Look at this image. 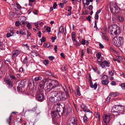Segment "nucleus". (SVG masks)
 I'll return each instance as SVG.
<instances>
[{"label": "nucleus", "mask_w": 125, "mask_h": 125, "mask_svg": "<svg viewBox=\"0 0 125 125\" xmlns=\"http://www.w3.org/2000/svg\"><path fill=\"white\" fill-rule=\"evenodd\" d=\"M113 41V44L117 47H119L123 44L124 39L122 37L117 36L114 38Z\"/></svg>", "instance_id": "nucleus-3"}, {"label": "nucleus", "mask_w": 125, "mask_h": 125, "mask_svg": "<svg viewBox=\"0 0 125 125\" xmlns=\"http://www.w3.org/2000/svg\"><path fill=\"white\" fill-rule=\"evenodd\" d=\"M31 24L29 23H27V27L28 29H30L31 28Z\"/></svg>", "instance_id": "nucleus-55"}, {"label": "nucleus", "mask_w": 125, "mask_h": 125, "mask_svg": "<svg viewBox=\"0 0 125 125\" xmlns=\"http://www.w3.org/2000/svg\"><path fill=\"white\" fill-rule=\"evenodd\" d=\"M46 73L50 76L52 75V73L51 71H46Z\"/></svg>", "instance_id": "nucleus-44"}, {"label": "nucleus", "mask_w": 125, "mask_h": 125, "mask_svg": "<svg viewBox=\"0 0 125 125\" xmlns=\"http://www.w3.org/2000/svg\"><path fill=\"white\" fill-rule=\"evenodd\" d=\"M42 79V78L41 76H37L35 77L34 79H32L33 80V85L35 87L38 85H39L38 87L39 86L40 83L42 81L40 80Z\"/></svg>", "instance_id": "nucleus-6"}, {"label": "nucleus", "mask_w": 125, "mask_h": 125, "mask_svg": "<svg viewBox=\"0 0 125 125\" xmlns=\"http://www.w3.org/2000/svg\"><path fill=\"white\" fill-rule=\"evenodd\" d=\"M96 56L97 57V58H101V52H99L97 53L96 54Z\"/></svg>", "instance_id": "nucleus-40"}, {"label": "nucleus", "mask_w": 125, "mask_h": 125, "mask_svg": "<svg viewBox=\"0 0 125 125\" xmlns=\"http://www.w3.org/2000/svg\"><path fill=\"white\" fill-rule=\"evenodd\" d=\"M63 91L65 92V93L66 95L67 98V97H69V93L67 89V88H66L63 89Z\"/></svg>", "instance_id": "nucleus-27"}, {"label": "nucleus", "mask_w": 125, "mask_h": 125, "mask_svg": "<svg viewBox=\"0 0 125 125\" xmlns=\"http://www.w3.org/2000/svg\"><path fill=\"white\" fill-rule=\"evenodd\" d=\"M33 80H32L31 81L30 80L28 83L29 86H31L32 84H33Z\"/></svg>", "instance_id": "nucleus-47"}, {"label": "nucleus", "mask_w": 125, "mask_h": 125, "mask_svg": "<svg viewBox=\"0 0 125 125\" xmlns=\"http://www.w3.org/2000/svg\"><path fill=\"white\" fill-rule=\"evenodd\" d=\"M57 38V37L56 36H55L54 37H52L51 38V39L52 40V42H54L55 40Z\"/></svg>", "instance_id": "nucleus-56"}, {"label": "nucleus", "mask_w": 125, "mask_h": 125, "mask_svg": "<svg viewBox=\"0 0 125 125\" xmlns=\"http://www.w3.org/2000/svg\"><path fill=\"white\" fill-rule=\"evenodd\" d=\"M3 45L2 42L0 41V48L2 49L3 48Z\"/></svg>", "instance_id": "nucleus-58"}, {"label": "nucleus", "mask_w": 125, "mask_h": 125, "mask_svg": "<svg viewBox=\"0 0 125 125\" xmlns=\"http://www.w3.org/2000/svg\"><path fill=\"white\" fill-rule=\"evenodd\" d=\"M79 41L81 42V44L83 45H84L85 44L86 40L84 38L79 40Z\"/></svg>", "instance_id": "nucleus-24"}, {"label": "nucleus", "mask_w": 125, "mask_h": 125, "mask_svg": "<svg viewBox=\"0 0 125 125\" xmlns=\"http://www.w3.org/2000/svg\"><path fill=\"white\" fill-rule=\"evenodd\" d=\"M20 24L21 25V26L23 27L25 24L26 23V22L24 21H22L21 22H20Z\"/></svg>", "instance_id": "nucleus-45"}, {"label": "nucleus", "mask_w": 125, "mask_h": 125, "mask_svg": "<svg viewBox=\"0 0 125 125\" xmlns=\"http://www.w3.org/2000/svg\"><path fill=\"white\" fill-rule=\"evenodd\" d=\"M98 14H97L95 13V15L94 16V18L97 20L98 19Z\"/></svg>", "instance_id": "nucleus-63"}, {"label": "nucleus", "mask_w": 125, "mask_h": 125, "mask_svg": "<svg viewBox=\"0 0 125 125\" xmlns=\"http://www.w3.org/2000/svg\"><path fill=\"white\" fill-rule=\"evenodd\" d=\"M95 116L96 117H98L99 118H100V114L99 113H96L95 114Z\"/></svg>", "instance_id": "nucleus-52"}, {"label": "nucleus", "mask_w": 125, "mask_h": 125, "mask_svg": "<svg viewBox=\"0 0 125 125\" xmlns=\"http://www.w3.org/2000/svg\"><path fill=\"white\" fill-rule=\"evenodd\" d=\"M4 81L6 83L9 88L11 87L13 84V80L10 79L6 78L4 79Z\"/></svg>", "instance_id": "nucleus-10"}, {"label": "nucleus", "mask_w": 125, "mask_h": 125, "mask_svg": "<svg viewBox=\"0 0 125 125\" xmlns=\"http://www.w3.org/2000/svg\"><path fill=\"white\" fill-rule=\"evenodd\" d=\"M41 41L42 42H45L46 40V38L44 37H43L42 38L40 39Z\"/></svg>", "instance_id": "nucleus-48"}, {"label": "nucleus", "mask_w": 125, "mask_h": 125, "mask_svg": "<svg viewBox=\"0 0 125 125\" xmlns=\"http://www.w3.org/2000/svg\"><path fill=\"white\" fill-rule=\"evenodd\" d=\"M80 106L84 112H85L86 111V110L88 109L87 107L84 104H82Z\"/></svg>", "instance_id": "nucleus-20"}, {"label": "nucleus", "mask_w": 125, "mask_h": 125, "mask_svg": "<svg viewBox=\"0 0 125 125\" xmlns=\"http://www.w3.org/2000/svg\"><path fill=\"white\" fill-rule=\"evenodd\" d=\"M61 86L62 87L63 89L66 88V86L64 84H61Z\"/></svg>", "instance_id": "nucleus-61"}, {"label": "nucleus", "mask_w": 125, "mask_h": 125, "mask_svg": "<svg viewBox=\"0 0 125 125\" xmlns=\"http://www.w3.org/2000/svg\"><path fill=\"white\" fill-rule=\"evenodd\" d=\"M121 29L116 24L111 25L108 29V32L111 35H117L120 33Z\"/></svg>", "instance_id": "nucleus-2"}, {"label": "nucleus", "mask_w": 125, "mask_h": 125, "mask_svg": "<svg viewBox=\"0 0 125 125\" xmlns=\"http://www.w3.org/2000/svg\"><path fill=\"white\" fill-rule=\"evenodd\" d=\"M58 92L56 91L52 92H51L50 94L52 96L56 97Z\"/></svg>", "instance_id": "nucleus-21"}, {"label": "nucleus", "mask_w": 125, "mask_h": 125, "mask_svg": "<svg viewBox=\"0 0 125 125\" xmlns=\"http://www.w3.org/2000/svg\"><path fill=\"white\" fill-rule=\"evenodd\" d=\"M109 82V80H103L101 81V83L103 85H105L108 84Z\"/></svg>", "instance_id": "nucleus-23"}, {"label": "nucleus", "mask_w": 125, "mask_h": 125, "mask_svg": "<svg viewBox=\"0 0 125 125\" xmlns=\"http://www.w3.org/2000/svg\"><path fill=\"white\" fill-rule=\"evenodd\" d=\"M110 114H105L103 117V120L107 125H108L110 120Z\"/></svg>", "instance_id": "nucleus-9"}, {"label": "nucleus", "mask_w": 125, "mask_h": 125, "mask_svg": "<svg viewBox=\"0 0 125 125\" xmlns=\"http://www.w3.org/2000/svg\"><path fill=\"white\" fill-rule=\"evenodd\" d=\"M118 58V60H117L116 61H117L118 63H120V61L119 60H121V59H123L120 56H117Z\"/></svg>", "instance_id": "nucleus-50"}, {"label": "nucleus", "mask_w": 125, "mask_h": 125, "mask_svg": "<svg viewBox=\"0 0 125 125\" xmlns=\"http://www.w3.org/2000/svg\"><path fill=\"white\" fill-rule=\"evenodd\" d=\"M91 17L90 16H88L86 18V19L89 21H91Z\"/></svg>", "instance_id": "nucleus-54"}, {"label": "nucleus", "mask_w": 125, "mask_h": 125, "mask_svg": "<svg viewBox=\"0 0 125 125\" xmlns=\"http://www.w3.org/2000/svg\"><path fill=\"white\" fill-rule=\"evenodd\" d=\"M76 90L77 92V94L79 96H80L81 95V94L80 93V90L79 89V87H78L77 89Z\"/></svg>", "instance_id": "nucleus-43"}, {"label": "nucleus", "mask_w": 125, "mask_h": 125, "mask_svg": "<svg viewBox=\"0 0 125 125\" xmlns=\"http://www.w3.org/2000/svg\"><path fill=\"white\" fill-rule=\"evenodd\" d=\"M22 63L23 64H26L28 63L27 57H26L23 59Z\"/></svg>", "instance_id": "nucleus-28"}, {"label": "nucleus", "mask_w": 125, "mask_h": 125, "mask_svg": "<svg viewBox=\"0 0 125 125\" xmlns=\"http://www.w3.org/2000/svg\"><path fill=\"white\" fill-rule=\"evenodd\" d=\"M97 21H94L95 25L94 26V28H95L96 29V30H97L98 29V28L97 26Z\"/></svg>", "instance_id": "nucleus-51"}, {"label": "nucleus", "mask_w": 125, "mask_h": 125, "mask_svg": "<svg viewBox=\"0 0 125 125\" xmlns=\"http://www.w3.org/2000/svg\"><path fill=\"white\" fill-rule=\"evenodd\" d=\"M123 107L118 105H115L114 106L111 110V112L112 113H122Z\"/></svg>", "instance_id": "nucleus-5"}, {"label": "nucleus", "mask_w": 125, "mask_h": 125, "mask_svg": "<svg viewBox=\"0 0 125 125\" xmlns=\"http://www.w3.org/2000/svg\"><path fill=\"white\" fill-rule=\"evenodd\" d=\"M13 119L12 118H10L9 117L7 120V121L8 123L9 124V125H10V122L11 121L13 120Z\"/></svg>", "instance_id": "nucleus-38"}, {"label": "nucleus", "mask_w": 125, "mask_h": 125, "mask_svg": "<svg viewBox=\"0 0 125 125\" xmlns=\"http://www.w3.org/2000/svg\"><path fill=\"white\" fill-rule=\"evenodd\" d=\"M49 100L50 102L52 103H55L58 102L56 97H55L52 96L49 97Z\"/></svg>", "instance_id": "nucleus-17"}, {"label": "nucleus", "mask_w": 125, "mask_h": 125, "mask_svg": "<svg viewBox=\"0 0 125 125\" xmlns=\"http://www.w3.org/2000/svg\"><path fill=\"white\" fill-rule=\"evenodd\" d=\"M86 113L85 114H84V115L83 116V122L84 123H86L87 122V117L86 115Z\"/></svg>", "instance_id": "nucleus-36"}, {"label": "nucleus", "mask_w": 125, "mask_h": 125, "mask_svg": "<svg viewBox=\"0 0 125 125\" xmlns=\"http://www.w3.org/2000/svg\"><path fill=\"white\" fill-rule=\"evenodd\" d=\"M90 86L92 88H94V90H95L97 87V84L96 83H95L94 85H93V83L92 81H90Z\"/></svg>", "instance_id": "nucleus-16"}, {"label": "nucleus", "mask_w": 125, "mask_h": 125, "mask_svg": "<svg viewBox=\"0 0 125 125\" xmlns=\"http://www.w3.org/2000/svg\"><path fill=\"white\" fill-rule=\"evenodd\" d=\"M98 64H100V66H102V68H105V63L104 62V61L103 62H102L101 63H99Z\"/></svg>", "instance_id": "nucleus-34"}, {"label": "nucleus", "mask_w": 125, "mask_h": 125, "mask_svg": "<svg viewBox=\"0 0 125 125\" xmlns=\"http://www.w3.org/2000/svg\"><path fill=\"white\" fill-rule=\"evenodd\" d=\"M9 76L11 79H12V80H16L17 79L16 78L14 75L10 73L9 74Z\"/></svg>", "instance_id": "nucleus-25"}, {"label": "nucleus", "mask_w": 125, "mask_h": 125, "mask_svg": "<svg viewBox=\"0 0 125 125\" xmlns=\"http://www.w3.org/2000/svg\"><path fill=\"white\" fill-rule=\"evenodd\" d=\"M102 35H103V39L105 40L108 41L109 40V39L108 38L107 36H105L104 35L103 33H102Z\"/></svg>", "instance_id": "nucleus-35"}, {"label": "nucleus", "mask_w": 125, "mask_h": 125, "mask_svg": "<svg viewBox=\"0 0 125 125\" xmlns=\"http://www.w3.org/2000/svg\"><path fill=\"white\" fill-rule=\"evenodd\" d=\"M22 46H23L24 48L27 50H28L29 49V47L28 46V44H23L22 45Z\"/></svg>", "instance_id": "nucleus-31"}, {"label": "nucleus", "mask_w": 125, "mask_h": 125, "mask_svg": "<svg viewBox=\"0 0 125 125\" xmlns=\"http://www.w3.org/2000/svg\"><path fill=\"white\" fill-rule=\"evenodd\" d=\"M117 18L118 19L119 21L121 22H123L124 20V19L123 16L121 15L117 16Z\"/></svg>", "instance_id": "nucleus-19"}, {"label": "nucleus", "mask_w": 125, "mask_h": 125, "mask_svg": "<svg viewBox=\"0 0 125 125\" xmlns=\"http://www.w3.org/2000/svg\"><path fill=\"white\" fill-rule=\"evenodd\" d=\"M99 45L100 48H104V46L101 43H99Z\"/></svg>", "instance_id": "nucleus-64"}, {"label": "nucleus", "mask_w": 125, "mask_h": 125, "mask_svg": "<svg viewBox=\"0 0 125 125\" xmlns=\"http://www.w3.org/2000/svg\"><path fill=\"white\" fill-rule=\"evenodd\" d=\"M46 83V90L48 91H50L55 88L61 86V83L57 80H49L47 79H44L40 83L39 86L38 88V90L42 92L44 90V87Z\"/></svg>", "instance_id": "nucleus-1"}, {"label": "nucleus", "mask_w": 125, "mask_h": 125, "mask_svg": "<svg viewBox=\"0 0 125 125\" xmlns=\"http://www.w3.org/2000/svg\"><path fill=\"white\" fill-rule=\"evenodd\" d=\"M119 93L118 92L111 93H110L109 96L107 98V99H108L109 100L112 97H113L119 95Z\"/></svg>", "instance_id": "nucleus-14"}, {"label": "nucleus", "mask_w": 125, "mask_h": 125, "mask_svg": "<svg viewBox=\"0 0 125 125\" xmlns=\"http://www.w3.org/2000/svg\"><path fill=\"white\" fill-rule=\"evenodd\" d=\"M109 7L111 12L112 13H117L120 11L119 8L115 4L110 5Z\"/></svg>", "instance_id": "nucleus-4"}, {"label": "nucleus", "mask_w": 125, "mask_h": 125, "mask_svg": "<svg viewBox=\"0 0 125 125\" xmlns=\"http://www.w3.org/2000/svg\"><path fill=\"white\" fill-rule=\"evenodd\" d=\"M20 23L19 22V21H17L15 23V25L16 26H19V25H20Z\"/></svg>", "instance_id": "nucleus-49"}, {"label": "nucleus", "mask_w": 125, "mask_h": 125, "mask_svg": "<svg viewBox=\"0 0 125 125\" xmlns=\"http://www.w3.org/2000/svg\"><path fill=\"white\" fill-rule=\"evenodd\" d=\"M23 29H21L20 30L19 33L20 34L22 35H26V33L24 31Z\"/></svg>", "instance_id": "nucleus-32"}, {"label": "nucleus", "mask_w": 125, "mask_h": 125, "mask_svg": "<svg viewBox=\"0 0 125 125\" xmlns=\"http://www.w3.org/2000/svg\"><path fill=\"white\" fill-rule=\"evenodd\" d=\"M48 44L47 43H44L43 44V46L44 47L46 48V47H48L50 46V45L48 46Z\"/></svg>", "instance_id": "nucleus-60"}, {"label": "nucleus", "mask_w": 125, "mask_h": 125, "mask_svg": "<svg viewBox=\"0 0 125 125\" xmlns=\"http://www.w3.org/2000/svg\"><path fill=\"white\" fill-rule=\"evenodd\" d=\"M21 52L20 51L17 50L13 51L12 52V59L14 60L15 58L17 57L20 54Z\"/></svg>", "instance_id": "nucleus-11"}, {"label": "nucleus", "mask_w": 125, "mask_h": 125, "mask_svg": "<svg viewBox=\"0 0 125 125\" xmlns=\"http://www.w3.org/2000/svg\"><path fill=\"white\" fill-rule=\"evenodd\" d=\"M104 62L105 63L106 66L108 67L110 66V65L109 63L106 60L104 61Z\"/></svg>", "instance_id": "nucleus-41"}, {"label": "nucleus", "mask_w": 125, "mask_h": 125, "mask_svg": "<svg viewBox=\"0 0 125 125\" xmlns=\"http://www.w3.org/2000/svg\"><path fill=\"white\" fill-rule=\"evenodd\" d=\"M4 72V67L2 66H1L0 67V77H1L2 76L3 73Z\"/></svg>", "instance_id": "nucleus-22"}, {"label": "nucleus", "mask_w": 125, "mask_h": 125, "mask_svg": "<svg viewBox=\"0 0 125 125\" xmlns=\"http://www.w3.org/2000/svg\"><path fill=\"white\" fill-rule=\"evenodd\" d=\"M27 36L28 37L27 39H30L31 38V34L28 30H27Z\"/></svg>", "instance_id": "nucleus-30"}, {"label": "nucleus", "mask_w": 125, "mask_h": 125, "mask_svg": "<svg viewBox=\"0 0 125 125\" xmlns=\"http://www.w3.org/2000/svg\"><path fill=\"white\" fill-rule=\"evenodd\" d=\"M65 96L64 94L62 92H59L56 97V99L58 102L59 101L61 100H65L67 98V97L64 96Z\"/></svg>", "instance_id": "nucleus-8"}, {"label": "nucleus", "mask_w": 125, "mask_h": 125, "mask_svg": "<svg viewBox=\"0 0 125 125\" xmlns=\"http://www.w3.org/2000/svg\"><path fill=\"white\" fill-rule=\"evenodd\" d=\"M75 35V34L74 32H73L71 34L72 38L73 41H76Z\"/></svg>", "instance_id": "nucleus-26"}, {"label": "nucleus", "mask_w": 125, "mask_h": 125, "mask_svg": "<svg viewBox=\"0 0 125 125\" xmlns=\"http://www.w3.org/2000/svg\"><path fill=\"white\" fill-rule=\"evenodd\" d=\"M121 86L122 88L123 89H125V83H122L121 85Z\"/></svg>", "instance_id": "nucleus-53"}, {"label": "nucleus", "mask_w": 125, "mask_h": 125, "mask_svg": "<svg viewBox=\"0 0 125 125\" xmlns=\"http://www.w3.org/2000/svg\"><path fill=\"white\" fill-rule=\"evenodd\" d=\"M74 41L76 42V43H74V45L75 46H80L81 45V43H80L79 42L77 41L76 40V41Z\"/></svg>", "instance_id": "nucleus-33"}, {"label": "nucleus", "mask_w": 125, "mask_h": 125, "mask_svg": "<svg viewBox=\"0 0 125 125\" xmlns=\"http://www.w3.org/2000/svg\"><path fill=\"white\" fill-rule=\"evenodd\" d=\"M93 8V7L92 5H90L89 6L88 9L90 10H92Z\"/></svg>", "instance_id": "nucleus-62"}, {"label": "nucleus", "mask_w": 125, "mask_h": 125, "mask_svg": "<svg viewBox=\"0 0 125 125\" xmlns=\"http://www.w3.org/2000/svg\"><path fill=\"white\" fill-rule=\"evenodd\" d=\"M67 125H74V124L71 121L70 119H69L68 121Z\"/></svg>", "instance_id": "nucleus-39"}, {"label": "nucleus", "mask_w": 125, "mask_h": 125, "mask_svg": "<svg viewBox=\"0 0 125 125\" xmlns=\"http://www.w3.org/2000/svg\"><path fill=\"white\" fill-rule=\"evenodd\" d=\"M43 63L45 65H47L49 63V61L46 60H44L43 61Z\"/></svg>", "instance_id": "nucleus-37"}, {"label": "nucleus", "mask_w": 125, "mask_h": 125, "mask_svg": "<svg viewBox=\"0 0 125 125\" xmlns=\"http://www.w3.org/2000/svg\"><path fill=\"white\" fill-rule=\"evenodd\" d=\"M69 119H70L71 120V121L74 124H76V123L77 121L76 119L73 118H69Z\"/></svg>", "instance_id": "nucleus-29"}, {"label": "nucleus", "mask_w": 125, "mask_h": 125, "mask_svg": "<svg viewBox=\"0 0 125 125\" xmlns=\"http://www.w3.org/2000/svg\"><path fill=\"white\" fill-rule=\"evenodd\" d=\"M114 71H112L109 72V73L110 75L111 76H113L114 75Z\"/></svg>", "instance_id": "nucleus-46"}, {"label": "nucleus", "mask_w": 125, "mask_h": 125, "mask_svg": "<svg viewBox=\"0 0 125 125\" xmlns=\"http://www.w3.org/2000/svg\"><path fill=\"white\" fill-rule=\"evenodd\" d=\"M65 114H63V115L65 116L68 115L71 113V109L70 108H68L67 110L66 109V110L65 109Z\"/></svg>", "instance_id": "nucleus-18"}, {"label": "nucleus", "mask_w": 125, "mask_h": 125, "mask_svg": "<svg viewBox=\"0 0 125 125\" xmlns=\"http://www.w3.org/2000/svg\"><path fill=\"white\" fill-rule=\"evenodd\" d=\"M26 80H22L20 81L18 84V86L17 87V91H21L24 86L26 84Z\"/></svg>", "instance_id": "nucleus-7"}, {"label": "nucleus", "mask_w": 125, "mask_h": 125, "mask_svg": "<svg viewBox=\"0 0 125 125\" xmlns=\"http://www.w3.org/2000/svg\"><path fill=\"white\" fill-rule=\"evenodd\" d=\"M52 115L53 117L56 119L60 117V114L57 111H53L52 112Z\"/></svg>", "instance_id": "nucleus-15"}, {"label": "nucleus", "mask_w": 125, "mask_h": 125, "mask_svg": "<svg viewBox=\"0 0 125 125\" xmlns=\"http://www.w3.org/2000/svg\"><path fill=\"white\" fill-rule=\"evenodd\" d=\"M57 110L56 111H57L59 113L60 112L61 114H65V109L64 107H62V105H60L58 107H57Z\"/></svg>", "instance_id": "nucleus-13"}, {"label": "nucleus", "mask_w": 125, "mask_h": 125, "mask_svg": "<svg viewBox=\"0 0 125 125\" xmlns=\"http://www.w3.org/2000/svg\"><path fill=\"white\" fill-rule=\"evenodd\" d=\"M44 91H43L44 92ZM38 92H39V93L37 94V98L39 101L40 102L42 101L45 98L44 96L42 93L43 92H40L38 91Z\"/></svg>", "instance_id": "nucleus-12"}, {"label": "nucleus", "mask_w": 125, "mask_h": 125, "mask_svg": "<svg viewBox=\"0 0 125 125\" xmlns=\"http://www.w3.org/2000/svg\"><path fill=\"white\" fill-rule=\"evenodd\" d=\"M108 78V76L106 75H103L101 79L103 80H107Z\"/></svg>", "instance_id": "nucleus-42"}, {"label": "nucleus", "mask_w": 125, "mask_h": 125, "mask_svg": "<svg viewBox=\"0 0 125 125\" xmlns=\"http://www.w3.org/2000/svg\"><path fill=\"white\" fill-rule=\"evenodd\" d=\"M48 58L50 61H52L54 58V57L52 56H50Z\"/></svg>", "instance_id": "nucleus-57"}, {"label": "nucleus", "mask_w": 125, "mask_h": 125, "mask_svg": "<svg viewBox=\"0 0 125 125\" xmlns=\"http://www.w3.org/2000/svg\"><path fill=\"white\" fill-rule=\"evenodd\" d=\"M102 61V58H97V61L98 62H101Z\"/></svg>", "instance_id": "nucleus-59"}]
</instances>
